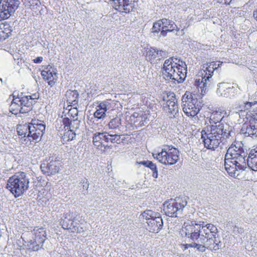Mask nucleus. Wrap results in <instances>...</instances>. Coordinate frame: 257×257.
I'll return each instance as SVG.
<instances>
[{
	"mask_svg": "<svg viewBox=\"0 0 257 257\" xmlns=\"http://www.w3.org/2000/svg\"><path fill=\"white\" fill-rule=\"evenodd\" d=\"M57 165L58 162L56 161L43 163L41 165V169L44 174H48V175H54L59 171V167Z\"/></svg>",
	"mask_w": 257,
	"mask_h": 257,
	"instance_id": "a211bd4d",
	"label": "nucleus"
},
{
	"mask_svg": "<svg viewBox=\"0 0 257 257\" xmlns=\"http://www.w3.org/2000/svg\"><path fill=\"white\" fill-rule=\"evenodd\" d=\"M151 166H153V163L152 161H149L147 167L150 168Z\"/></svg>",
	"mask_w": 257,
	"mask_h": 257,
	"instance_id": "4d7b16f0",
	"label": "nucleus"
},
{
	"mask_svg": "<svg viewBox=\"0 0 257 257\" xmlns=\"http://www.w3.org/2000/svg\"><path fill=\"white\" fill-rule=\"evenodd\" d=\"M150 169L153 171V176L157 178L158 177V172L156 164L153 163V166H151Z\"/></svg>",
	"mask_w": 257,
	"mask_h": 257,
	"instance_id": "79ce46f5",
	"label": "nucleus"
},
{
	"mask_svg": "<svg viewBox=\"0 0 257 257\" xmlns=\"http://www.w3.org/2000/svg\"><path fill=\"white\" fill-rule=\"evenodd\" d=\"M162 108L169 118L176 117L178 113V105L173 92L165 91L162 93Z\"/></svg>",
	"mask_w": 257,
	"mask_h": 257,
	"instance_id": "423d86ee",
	"label": "nucleus"
},
{
	"mask_svg": "<svg viewBox=\"0 0 257 257\" xmlns=\"http://www.w3.org/2000/svg\"><path fill=\"white\" fill-rule=\"evenodd\" d=\"M106 136L105 143L111 144H120L121 135L118 133L113 131H105Z\"/></svg>",
	"mask_w": 257,
	"mask_h": 257,
	"instance_id": "b1692460",
	"label": "nucleus"
},
{
	"mask_svg": "<svg viewBox=\"0 0 257 257\" xmlns=\"http://www.w3.org/2000/svg\"><path fill=\"white\" fill-rule=\"evenodd\" d=\"M34 237L29 242L33 245L32 250L34 251L39 250L41 248L46 238V232L44 228L41 227H35L33 229Z\"/></svg>",
	"mask_w": 257,
	"mask_h": 257,
	"instance_id": "f8f14e48",
	"label": "nucleus"
},
{
	"mask_svg": "<svg viewBox=\"0 0 257 257\" xmlns=\"http://www.w3.org/2000/svg\"><path fill=\"white\" fill-rule=\"evenodd\" d=\"M226 114V112L224 111V110H223V112L221 111H216L215 112L213 115L216 116V117L218 118V120H221L225 116V115Z\"/></svg>",
	"mask_w": 257,
	"mask_h": 257,
	"instance_id": "58836bf2",
	"label": "nucleus"
},
{
	"mask_svg": "<svg viewBox=\"0 0 257 257\" xmlns=\"http://www.w3.org/2000/svg\"><path fill=\"white\" fill-rule=\"evenodd\" d=\"M30 100L34 102V104H35L36 100L39 98V94L38 93H35L31 95H28Z\"/></svg>",
	"mask_w": 257,
	"mask_h": 257,
	"instance_id": "37998d69",
	"label": "nucleus"
},
{
	"mask_svg": "<svg viewBox=\"0 0 257 257\" xmlns=\"http://www.w3.org/2000/svg\"><path fill=\"white\" fill-rule=\"evenodd\" d=\"M158 54V51L156 50L154 48H151L149 50L147 51V57L150 60L151 62H153V60L156 58L157 55Z\"/></svg>",
	"mask_w": 257,
	"mask_h": 257,
	"instance_id": "72a5a7b5",
	"label": "nucleus"
},
{
	"mask_svg": "<svg viewBox=\"0 0 257 257\" xmlns=\"http://www.w3.org/2000/svg\"><path fill=\"white\" fill-rule=\"evenodd\" d=\"M78 111L76 108H73L70 109L68 112V115L71 116L73 118L77 117L78 115Z\"/></svg>",
	"mask_w": 257,
	"mask_h": 257,
	"instance_id": "ea45409f",
	"label": "nucleus"
},
{
	"mask_svg": "<svg viewBox=\"0 0 257 257\" xmlns=\"http://www.w3.org/2000/svg\"><path fill=\"white\" fill-rule=\"evenodd\" d=\"M253 17L257 21V10L253 12Z\"/></svg>",
	"mask_w": 257,
	"mask_h": 257,
	"instance_id": "13d9d810",
	"label": "nucleus"
},
{
	"mask_svg": "<svg viewBox=\"0 0 257 257\" xmlns=\"http://www.w3.org/2000/svg\"><path fill=\"white\" fill-rule=\"evenodd\" d=\"M183 104H188L189 102L197 103L198 100L195 95H193L190 92L186 91L182 97Z\"/></svg>",
	"mask_w": 257,
	"mask_h": 257,
	"instance_id": "c85d7f7f",
	"label": "nucleus"
},
{
	"mask_svg": "<svg viewBox=\"0 0 257 257\" xmlns=\"http://www.w3.org/2000/svg\"><path fill=\"white\" fill-rule=\"evenodd\" d=\"M201 224L196 223L195 221L184 222L180 231L182 236H185L193 242L200 243L202 241L203 235Z\"/></svg>",
	"mask_w": 257,
	"mask_h": 257,
	"instance_id": "0eeeda50",
	"label": "nucleus"
},
{
	"mask_svg": "<svg viewBox=\"0 0 257 257\" xmlns=\"http://www.w3.org/2000/svg\"><path fill=\"white\" fill-rule=\"evenodd\" d=\"M184 34V32L183 29L181 30V31L178 30L177 33H176V35L177 36H182Z\"/></svg>",
	"mask_w": 257,
	"mask_h": 257,
	"instance_id": "5fc2aeb1",
	"label": "nucleus"
},
{
	"mask_svg": "<svg viewBox=\"0 0 257 257\" xmlns=\"http://www.w3.org/2000/svg\"><path fill=\"white\" fill-rule=\"evenodd\" d=\"M218 229L212 224H207L205 226H202L203 238L202 241L200 243L206 244L207 248L212 250L214 248L213 239L215 236L218 235Z\"/></svg>",
	"mask_w": 257,
	"mask_h": 257,
	"instance_id": "9d476101",
	"label": "nucleus"
},
{
	"mask_svg": "<svg viewBox=\"0 0 257 257\" xmlns=\"http://www.w3.org/2000/svg\"><path fill=\"white\" fill-rule=\"evenodd\" d=\"M17 98L21 106L24 108L25 110H26V113L32 110L34 102L30 100L29 96H19ZM16 100L17 101V100Z\"/></svg>",
	"mask_w": 257,
	"mask_h": 257,
	"instance_id": "412c9836",
	"label": "nucleus"
},
{
	"mask_svg": "<svg viewBox=\"0 0 257 257\" xmlns=\"http://www.w3.org/2000/svg\"><path fill=\"white\" fill-rule=\"evenodd\" d=\"M13 100L9 107V110L13 114L17 115L18 113H26V110L24 108L21 106L20 102L16 100H18L15 95L13 96Z\"/></svg>",
	"mask_w": 257,
	"mask_h": 257,
	"instance_id": "5701e85b",
	"label": "nucleus"
},
{
	"mask_svg": "<svg viewBox=\"0 0 257 257\" xmlns=\"http://www.w3.org/2000/svg\"><path fill=\"white\" fill-rule=\"evenodd\" d=\"M67 101L71 105H75L78 103L79 93L76 90H68L65 94Z\"/></svg>",
	"mask_w": 257,
	"mask_h": 257,
	"instance_id": "393cba45",
	"label": "nucleus"
},
{
	"mask_svg": "<svg viewBox=\"0 0 257 257\" xmlns=\"http://www.w3.org/2000/svg\"><path fill=\"white\" fill-rule=\"evenodd\" d=\"M43 60V57H37L35 59L33 60V61L35 63H41Z\"/></svg>",
	"mask_w": 257,
	"mask_h": 257,
	"instance_id": "09e8293b",
	"label": "nucleus"
},
{
	"mask_svg": "<svg viewBox=\"0 0 257 257\" xmlns=\"http://www.w3.org/2000/svg\"><path fill=\"white\" fill-rule=\"evenodd\" d=\"M30 178L24 172H19L10 177L7 181V188L16 198L21 196L28 190Z\"/></svg>",
	"mask_w": 257,
	"mask_h": 257,
	"instance_id": "39448f33",
	"label": "nucleus"
},
{
	"mask_svg": "<svg viewBox=\"0 0 257 257\" xmlns=\"http://www.w3.org/2000/svg\"><path fill=\"white\" fill-rule=\"evenodd\" d=\"M232 0H222L221 2L224 3L225 4L229 5L231 2Z\"/></svg>",
	"mask_w": 257,
	"mask_h": 257,
	"instance_id": "6e6d98bb",
	"label": "nucleus"
},
{
	"mask_svg": "<svg viewBox=\"0 0 257 257\" xmlns=\"http://www.w3.org/2000/svg\"><path fill=\"white\" fill-rule=\"evenodd\" d=\"M222 63V62H218V64L216 63V62H212L211 63H209V64H213V68H214V69H216L218 67H219L220 66V65H221Z\"/></svg>",
	"mask_w": 257,
	"mask_h": 257,
	"instance_id": "de8ad7c7",
	"label": "nucleus"
},
{
	"mask_svg": "<svg viewBox=\"0 0 257 257\" xmlns=\"http://www.w3.org/2000/svg\"><path fill=\"white\" fill-rule=\"evenodd\" d=\"M161 222H162V225H163V220H162V221H161Z\"/></svg>",
	"mask_w": 257,
	"mask_h": 257,
	"instance_id": "bf43d9fd",
	"label": "nucleus"
},
{
	"mask_svg": "<svg viewBox=\"0 0 257 257\" xmlns=\"http://www.w3.org/2000/svg\"><path fill=\"white\" fill-rule=\"evenodd\" d=\"M154 215H159V213L154 212L152 210H148L145 211L142 214L143 217L147 220H149V219H152L153 218V217H154Z\"/></svg>",
	"mask_w": 257,
	"mask_h": 257,
	"instance_id": "2f4dec72",
	"label": "nucleus"
},
{
	"mask_svg": "<svg viewBox=\"0 0 257 257\" xmlns=\"http://www.w3.org/2000/svg\"><path fill=\"white\" fill-rule=\"evenodd\" d=\"M179 152L174 148L166 146L162 149V163L166 165H173L179 160Z\"/></svg>",
	"mask_w": 257,
	"mask_h": 257,
	"instance_id": "ddd939ff",
	"label": "nucleus"
},
{
	"mask_svg": "<svg viewBox=\"0 0 257 257\" xmlns=\"http://www.w3.org/2000/svg\"><path fill=\"white\" fill-rule=\"evenodd\" d=\"M160 21L156 22L154 23L153 26L152 28L151 35L152 37L155 38L156 34H158L160 31L161 23L159 22Z\"/></svg>",
	"mask_w": 257,
	"mask_h": 257,
	"instance_id": "473e14b6",
	"label": "nucleus"
},
{
	"mask_svg": "<svg viewBox=\"0 0 257 257\" xmlns=\"http://www.w3.org/2000/svg\"><path fill=\"white\" fill-rule=\"evenodd\" d=\"M105 136H106L105 131L103 132H100V143H101L100 146L103 145L104 147V148H106V147L109 148L108 146H107V145L105 146L104 145H103V143L105 142Z\"/></svg>",
	"mask_w": 257,
	"mask_h": 257,
	"instance_id": "c03bdc74",
	"label": "nucleus"
},
{
	"mask_svg": "<svg viewBox=\"0 0 257 257\" xmlns=\"http://www.w3.org/2000/svg\"><path fill=\"white\" fill-rule=\"evenodd\" d=\"M209 133L202 132V139L205 147L208 149L215 150L221 142L222 138L228 139L232 137L234 133L232 128L227 123H219L218 125H211Z\"/></svg>",
	"mask_w": 257,
	"mask_h": 257,
	"instance_id": "f257e3e1",
	"label": "nucleus"
},
{
	"mask_svg": "<svg viewBox=\"0 0 257 257\" xmlns=\"http://www.w3.org/2000/svg\"><path fill=\"white\" fill-rule=\"evenodd\" d=\"M63 217L60 221V224L64 229H70L73 232L78 231V227L76 225L77 223H75L74 221L72 213H66L64 214Z\"/></svg>",
	"mask_w": 257,
	"mask_h": 257,
	"instance_id": "dca6fc26",
	"label": "nucleus"
},
{
	"mask_svg": "<svg viewBox=\"0 0 257 257\" xmlns=\"http://www.w3.org/2000/svg\"><path fill=\"white\" fill-rule=\"evenodd\" d=\"M19 4L18 0H1L0 21L9 18L18 9Z\"/></svg>",
	"mask_w": 257,
	"mask_h": 257,
	"instance_id": "9b49d317",
	"label": "nucleus"
},
{
	"mask_svg": "<svg viewBox=\"0 0 257 257\" xmlns=\"http://www.w3.org/2000/svg\"><path fill=\"white\" fill-rule=\"evenodd\" d=\"M131 119H133V118H139V119L140 118V116H139V113L138 112H134L131 116Z\"/></svg>",
	"mask_w": 257,
	"mask_h": 257,
	"instance_id": "603ef678",
	"label": "nucleus"
},
{
	"mask_svg": "<svg viewBox=\"0 0 257 257\" xmlns=\"http://www.w3.org/2000/svg\"><path fill=\"white\" fill-rule=\"evenodd\" d=\"M47 70H43L41 72V75L44 79L49 80V85L52 86L56 83L57 78V73L55 71H50L48 69V67L46 68Z\"/></svg>",
	"mask_w": 257,
	"mask_h": 257,
	"instance_id": "aec40b11",
	"label": "nucleus"
},
{
	"mask_svg": "<svg viewBox=\"0 0 257 257\" xmlns=\"http://www.w3.org/2000/svg\"><path fill=\"white\" fill-rule=\"evenodd\" d=\"M46 126L38 119H32L31 122L19 124L17 130L18 135L22 138H27L31 142L37 141L44 134Z\"/></svg>",
	"mask_w": 257,
	"mask_h": 257,
	"instance_id": "20e7f679",
	"label": "nucleus"
},
{
	"mask_svg": "<svg viewBox=\"0 0 257 257\" xmlns=\"http://www.w3.org/2000/svg\"><path fill=\"white\" fill-rule=\"evenodd\" d=\"M80 120H78L77 117L71 119V123L70 127V132L74 131L79 128Z\"/></svg>",
	"mask_w": 257,
	"mask_h": 257,
	"instance_id": "f704fd0d",
	"label": "nucleus"
},
{
	"mask_svg": "<svg viewBox=\"0 0 257 257\" xmlns=\"http://www.w3.org/2000/svg\"><path fill=\"white\" fill-rule=\"evenodd\" d=\"M188 245L192 247L196 248L198 250L201 252H204L207 248L206 244L197 242H193Z\"/></svg>",
	"mask_w": 257,
	"mask_h": 257,
	"instance_id": "c756f323",
	"label": "nucleus"
},
{
	"mask_svg": "<svg viewBox=\"0 0 257 257\" xmlns=\"http://www.w3.org/2000/svg\"><path fill=\"white\" fill-rule=\"evenodd\" d=\"M203 68H205V69L203 70V71H201L200 72L199 74H200L201 75H204L206 77V79L207 80H210L215 70L214 68H213V65L209 64H207V66L205 67L204 66Z\"/></svg>",
	"mask_w": 257,
	"mask_h": 257,
	"instance_id": "cd10ccee",
	"label": "nucleus"
},
{
	"mask_svg": "<svg viewBox=\"0 0 257 257\" xmlns=\"http://www.w3.org/2000/svg\"><path fill=\"white\" fill-rule=\"evenodd\" d=\"M247 164L251 170L257 171V150L251 151L247 159Z\"/></svg>",
	"mask_w": 257,
	"mask_h": 257,
	"instance_id": "a878e982",
	"label": "nucleus"
},
{
	"mask_svg": "<svg viewBox=\"0 0 257 257\" xmlns=\"http://www.w3.org/2000/svg\"><path fill=\"white\" fill-rule=\"evenodd\" d=\"M81 183L82 184L83 189L87 190L89 187V184L87 179L86 178L82 179Z\"/></svg>",
	"mask_w": 257,
	"mask_h": 257,
	"instance_id": "a18cd8bd",
	"label": "nucleus"
},
{
	"mask_svg": "<svg viewBox=\"0 0 257 257\" xmlns=\"http://www.w3.org/2000/svg\"><path fill=\"white\" fill-rule=\"evenodd\" d=\"M161 221V216L160 214L159 213V215H154V217L152 219V221L150 222L151 224H153L154 225H156V226L158 227L157 230L160 229L161 224L160 223Z\"/></svg>",
	"mask_w": 257,
	"mask_h": 257,
	"instance_id": "e433bc0d",
	"label": "nucleus"
},
{
	"mask_svg": "<svg viewBox=\"0 0 257 257\" xmlns=\"http://www.w3.org/2000/svg\"><path fill=\"white\" fill-rule=\"evenodd\" d=\"M201 106V103L198 101L197 103L189 102L183 104V110L187 116L194 117L198 113Z\"/></svg>",
	"mask_w": 257,
	"mask_h": 257,
	"instance_id": "f3484780",
	"label": "nucleus"
},
{
	"mask_svg": "<svg viewBox=\"0 0 257 257\" xmlns=\"http://www.w3.org/2000/svg\"><path fill=\"white\" fill-rule=\"evenodd\" d=\"M187 74V65L184 62L181 61L178 65L173 64L172 59L166 60L162 67V76L166 81L172 80L181 82Z\"/></svg>",
	"mask_w": 257,
	"mask_h": 257,
	"instance_id": "7ed1b4c3",
	"label": "nucleus"
},
{
	"mask_svg": "<svg viewBox=\"0 0 257 257\" xmlns=\"http://www.w3.org/2000/svg\"><path fill=\"white\" fill-rule=\"evenodd\" d=\"M92 142L95 146L99 147L100 146V132H96L93 134Z\"/></svg>",
	"mask_w": 257,
	"mask_h": 257,
	"instance_id": "c9c22d12",
	"label": "nucleus"
},
{
	"mask_svg": "<svg viewBox=\"0 0 257 257\" xmlns=\"http://www.w3.org/2000/svg\"><path fill=\"white\" fill-rule=\"evenodd\" d=\"M187 204L186 197L171 199L163 203V210L165 214L168 216L177 217V215L182 213Z\"/></svg>",
	"mask_w": 257,
	"mask_h": 257,
	"instance_id": "6e6552de",
	"label": "nucleus"
},
{
	"mask_svg": "<svg viewBox=\"0 0 257 257\" xmlns=\"http://www.w3.org/2000/svg\"><path fill=\"white\" fill-rule=\"evenodd\" d=\"M206 78L204 75H201V78H197L195 81V85L201 89V92H203V91L205 92L206 89L210 85V80H207Z\"/></svg>",
	"mask_w": 257,
	"mask_h": 257,
	"instance_id": "bb28decb",
	"label": "nucleus"
},
{
	"mask_svg": "<svg viewBox=\"0 0 257 257\" xmlns=\"http://www.w3.org/2000/svg\"><path fill=\"white\" fill-rule=\"evenodd\" d=\"M62 122L64 125L65 127H67V129L70 128L71 123V120H70L68 117H65L63 119Z\"/></svg>",
	"mask_w": 257,
	"mask_h": 257,
	"instance_id": "a19ab883",
	"label": "nucleus"
},
{
	"mask_svg": "<svg viewBox=\"0 0 257 257\" xmlns=\"http://www.w3.org/2000/svg\"><path fill=\"white\" fill-rule=\"evenodd\" d=\"M214 240V248H212V250H217L221 248L222 246V243L219 239V238L218 237V236L216 237V236H215V238L213 239Z\"/></svg>",
	"mask_w": 257,
	"mask_h": 257,
	"instance_id": "4c0bfd02",
	"label": "nucleus"
},
{
	"mask_svg": "<svg viewBox=\"0 0 257 257\" xmlns=\"http://www.w3.org/2000/svg\"><path fill=\"white\" fill-rule=\"evenodd\" d=\"M257 104L256 101L253 102H246L243 106L245 109L249 110V114L242 109L236 112L239 117L246 115L245 118L248 119V122H245L241 127V132L246 136H257V108L254 107Z\"/></svg>",
	"mask_w": 257,
	"mask_h": 257,
	"instance_id": "f03ea898",
	"label": "nucleus"
},
{
	"mask_svg": "<svg viewBox=\"0 0 257 257\" xmlns=\"http://www.w3.org/2000/svg\"><path fill=\"white\" fill-rule=\"evenodd\" d=\"M224 167L231 176L237 177L239 175L240 171L244 170L246 168L245 160H243L242 163H239L238 160L233 157H226L225 154Z\"/></svg>",
	"mask_w": 257,
	"mask_h": 257,
	"instance_id": "1a4fd4ad",
	"label": "nucleus"
},
{
	"mask_svg": "<svg viewBox=\"0 0 257 257\" xmlns=\"http://www.w3.org/2000/svg\"><path fill=\"white\" fill-rule=\"evenodd\" d=\"M237 229V230L236 231L239 233H241L243 232V229L242 228H241V227H236V226L234 227V229Z\"/></svg>",
	"mask_w": 257,
	"mask_h": 257,
	"instance_id": "864d4df0",
	"label": "nucleus"
},
{
	"mask_svg": "<svg viewBox=\"0 0 257 257\" xmlns=\"http://www.w3.org/2000/svg\"><path fill=\"white\" fill-rule=\"evenodd\" d=\"M217 86L216 93L221 97L231 98L237 92V87H235L229 83L221 82L218 83Z\"/></svg>",
	"mask_w": 257,
	"mask_h": 257,
	"instance_id": "4468645a",
	"label": "nucleus"
},
{
	"mask_svg": "<svg viewBox=\"0 0 257 257\" xmlns=\"http://www.w3.org/2000/svg\"><path fill=\"white\" fill-rule=\"evenodd\" d=\"M149 161H148V160L142 161H140V162L137 161V162H136V164L137 165H142L147 167L148 163H149Z\"/></svg>",
	"mask_w": 257,
	"mask_h": 257,
	"instance_id": "49530a36",
	"label": "nucleus"
},
{
	"mask_svg": "<svg viewBox=\"0 0 257 257\" xmlns=\"http://www.w3.org/2000/svg\"><path fill=\"white\" fill-rule=\"evenodd\" d=\"M120 119L114 118L112 119L108 124V127L110 129H116L120 125Z\"/></svg>",
	"mask_w": 257,
	"mask_h": 257,
	"instance_id": "7c9ffc66",
	"label": "nucleus"
},
{
	"mask_svg": "<svg viewBox=\"0 0 257 257\" xmlns=\"http://www.w3.org/2000/svg\"><path fill=\"white\" fill-rule=\"evenodd\" d=\"M162 36H165L166 32H171L177 28V25L170 20L162 19Z\"/></svg>",
	"mask_w": 257,
	"mask_h": 257,
	"instance_id": "4be33fe9",
	"label": "nucleus"
},
{
	"mask_svg": "<svg viewBox=\"0 0 257 257\" xmlns=\"http://www.w3.org/2000/svg\"><path fill=\"white\" fill-rule=\"evenodd\" d=\"M109 105V103L107 101L100 102L94 113V117L98 119H104L106 116V111Z\"/></svg>",
	"mask_w": 257,
	"mask_h": 257,
	"instance_id": "6ab92c4d",
	"label": "nucleus"
},
{
	"mask_svg": "<svg viewBox=\"0 0 257 257\" xmlns=\"http://www.w3.org/2000/svg\"><path fill=\"white\" fill-rule=\"evenodd\" d=\"M70 133L71 135V136L69 135V140H72L76 137V133H74V131L70 132Z\"/></svg>",
	"mask_w": 257,
	"mask_h": 257,
	"instance_id": "8fccbe9b",
	"label": "nucleus"
},
{
	"mask_svg": "<svg viewBox=\"0 0 257 257\" xmlns=\"http://www.w3.org/2000/svg\"><path fill=\"white\" fill-rule=\"evenodd\" d=\"M239 146H236L235 144H232L228 149L226 153V157H233L238 160L239 163H242L243 160H245V153L243 149L240 147V144Z\"/></svg>",
	"mask_w": 257,
	"mask_h": 257,
	"instance_id": "2eb2a0df",
	"label": "nucleus"
},
{
	"mask_svg": "<svg viewBox=\"0 0 257 257\" xmlns=\"http://www.w3.org/2000/svg\"><path fill=\"white\" fill-rule=\"evenodd\" d=\"M153 156L154 158H156L157 160H159V162H161V160L160 159V153H157L156 154L153 153Z\"/></svg>",
	"mask_w": 257,
	"mask_h": 257,
	"instance_id": "3c124183",
	"label": "nucleus"
}]
</instances>
